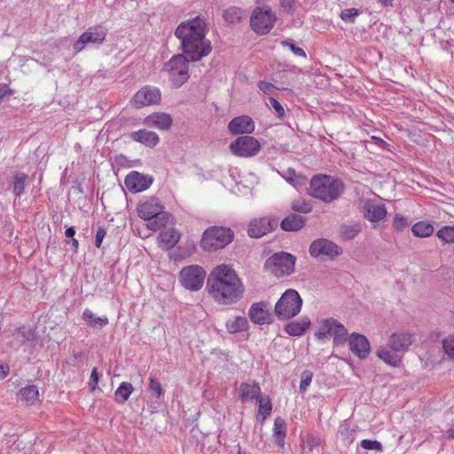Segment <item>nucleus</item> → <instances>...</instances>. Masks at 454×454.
<instances>
[{
  "label": "nucleus",
  "mask_w": 454,
  "mask_h": 454,
  "mask_svg": "<svg viewBox=\"0 0 454 454\" xmlns=\"http://www.w3.org/2000/svg\"><path fill=\"white\" fill-rule=\"evenodd\" d=\"M175 35L181 41L183 52L192 61H198L211 52V43L206 39V20L201 16L180 23Z\"/></svg>",
  "instance_id": "nucleus-1"
},
{
  "label": "nucleus",
  "mask_w": 454,
  "mask_h": 454,
  "mask_svg": "<svg viewBox=\"0 0 454 454\" xmlns=\"http://www.w3.org/2000/svg\"><path fill=\"white\" fill-rule=\"evenodd\" d=\"M207 288L219 303L232 304L243 294V286L235 271L226 264L215 267L209 274Z\"/></svg>",
  "instance_id": "nucleus-2"
},
{
  "label": "nucleus",
  "mask_w": 454,
  "mask_h": 454,
  "mask_svg": "<svg viewBox=\"0 0 454 454\" xmlns=\"http://www.w3.org/2000/svg\"><path fill=\"white\" fill-rule=\"evenodd\" d=\"M343 191V183L331 176L317 175L309 182V194L325 203L337 200Z\"/></svg>",
  "instance_id": "nucleus-3"
},
{
  "label": "nucleus",
  "mask_w": 454,
  "mask_h": 454,
  "mask_svg": "<svg viewBox=\"0 0 454 454\" xmlns=\"http://www.w3.org/2000/svg\"><path fill=\"white\" fill-rule=\"evenodd\" d=\"M163 209L160 200L154 197L140 202L137 206L139 217L146 221V227L153 231L160 230L167 224L169 215Z\"/></svg>",
  "instance_id": "nucleus-4"
},
{
  "label": "nucleus",
  "mask_w": 454,
  "mask_h": 454,
  "mask_svg": "<svg viewBox=\"0 0 454 454\" xmlns=\"http://www.w3.org/2000/svg\"><path fill=\"white\" fill-rule=\"evenodd\" d=\"M302 302L296 290L287 289L275 304L274 313L279 320H289L301 312Z\"/></svg>",
  "instance_id": "nucleus-5"
},
{
  "label": "nucleus",
  "mask_w": 454,
  "mask_h": 454,
  "mask_svg": "<svg viewBox=\"0 0 454 454\" xmlns=\"http://www.w3.org/2000/svg\"><path fill=\"white\" fill-rule=\"evenodd\" d=\"M187 58L185 54L175 55L163 67L162 72L168 75L169 82L175 88L181 87L190 77Z\"/></svg>",
  "instance_id": "nucleus-6"
},
{
  "label": "nucleus",
  "mask_w": 454,
  "mask_h": 454,
  "mask_svg": "<svg viewBox=\"0 0 454 454\" xmlns=\"http://www.w3.org/2000/svg\"><path fill=\"white\" fill-rule=\"evenodd\" d=\"M234 233L230 228L214 226L207 229L200 241L203 250L214 252L224 248L233 239Z\"/></svg>",
  "instance_id": "nucleus-7"
},
{
  "label": "nucleus",
  "mask_w": 454,
  "mask_h": 454,
  "mask_svg": "<svg viewBox=\"0 0 454 454\" xmlns=\"http://www.w3.org/2000/svg\"><path fill=\"white\" fill-rule=\"evenodd\" d=\"M348 330L337 319L330 317L324 318L318 322L315 336L317 340H324L332 337L334 346H341L348 340Z\"/></svg>",
  "instance_id": "nucleus-8"
},
{
  "label": "nucleus",
  "mask_w": 454,
  "mask_h": 454,
  "mask_svg": "<svg viewBox=\"0 0 454 454\" xmlns=\"http://www.w3.org/2000/svg\"><path fill=\"white\" fill-rule=\"evenodd\" d=\"M296 258L286 252H278L270 255L265 262L264 267L276 278L291 275L294 271Z\"/></svg>",
  "instance_id": "nucleus-9"
},
{
  "label": "nucleus",
  "mask_w": 454,
  "mask_h": 454,
  "mask_svg": "<svg viewBox=\"0 0 454 454\" xmlns=\"http://www.w3.org/2000/svg\"><path fill=\"white\" fill-rule=\"evenodd\" d=\"M276 16L269 7H257L250 17V26L258 35H267L276 22Z\"/></svg>",
  "instance_id": "nucleus-10"
},
{
  "label": "nucleus",
  "mask_w": 454,
  "mask_h": 454,
  "mask_svg": "<svg viewBox=\"0 0 454 454\" xmlns=\"http://www.w3.org/2000/svg\"><path fill=\"white\" fill-rule=\"evenodd\" d=\"M231 152L239 157L249 158L256 155L261 151L259 141L250 136H242L230 144Z\"/></svg>",
  "instance_id": "nucleus-11"
},
{
  "label": "nucleus",
  "mask_w": 454,
  "mask_h": 454,
  "mask_svg": "<svg viewBox=\"0 0 454 454\" xmlns=\"http://www.w3.org/2000/svg\"><path fill=\"white\" fill-rule=\"evenodd\" d=\"M107 31V28L103 25L90 27L74 43V50L79 52L90 44H102L106 39Z\"/></svg>",
  "instance_id": "nucleus-12"
},
{
  "label": "nucleus",
  "mask_w": 454,
  "mask_h": 454,
  "mask_svg": "<svg viewBox=\"0 0 454 454\" xmlns=\"http://www.w3.org/2000/svg\"><path fill=\"white\" fill-rule=\"evenodd\" d=\"M309 253L315 258L333 260L342 254V249L326 239H317L309 247Z\"/></svg>",
  "instance_id": "nucleus-13"
},
{
  "label": "nucleus",
  "mask_w": 454,
  "mask_h": 454,
  "mask_svg": "<svg viewBox=\"0 0 454 454\" xmlns=\"http://www.w3.org/2000/svg\"><path fill=\"white\" fill-rule=\"evenodd\" d=\"M206 271L199 265H191L180 271V282L186 289L197 291L203 286Z\"/></svg>",
  "instance_id": "nucleus-14"
},
{
  "label": "nucleus",
  "mask_w": 454,
  "mask_h": 454,
  "mask_svg": "<svg viewBox=\"0 0 454 454\" xmlns=\"http://www.w3.org/2000/svg\"><path fill=\"white\" fill-rule=\"evenodd\" d=\"M161 94L158 88L145 86L140 89L133 97L132 104L136 108L155 105L160 101Z\"/></svg>",
  "instance_id": "nucleus-15"
},
{
  "label": "nucleus",
  "mask_w": 454,
  "mask_h": 454,
  "mask_svg": "<svg viewBox=\"0 0 454 454\" xmlns=\"http://www.w3.org/2000/svg\"><path fill=\"white\" fill-rule=\"evenodd\" d=\"M364 217L371 222L373 226L383 221L387 215V209L384 204L375 200H364L362 206Z\"/></svg>",
  "instance_id": "nucleus-16"
},
{
  "label": "nucleus",
  "mask_w": 454,
  "mask_h": 454,
  "mask_svg": "<svg viewBox=\"0 0 454 454\" xmlns=\"http://www.w3.org/2000/svg\"><path fill=\"white\" fill-rule=\"evenodd\" d=\"M153 182L151 176L142 175L137 171H132L125 177V185L127 189L137 193L148 189Z\"/></svg>",
  "instance_id": "nucleus-17"
},
{
  "label": "nucleus",
  "mask_w": 454,
  "mask_h": 454,
  "mask_svg": "<svg viewBox=\"0 0 454 454\" xmlns=\"http://www.w3.org/2000/svg\"><path fill=\"white\" fill-rule=\"evenodd\" d=\"M413 340L414 337L411 333L405 331L396 332L388 338L387 346L392 350L403 355L408 351Z\"/></svg>",
  "instance_id": "nucleus-18"
},
{
  "label": "nucleus",
  "mask_w": 454,
  "mask_h": 454,
  "mask_svg": "<svg viewBox=\"0 0 454 454\" xmlns=\"http://www.w3.org/2000/svg\"><path fill=\"white\" fill-rule=\"evenodd\" d=\"M348 344L351 352L360 359H364L370 353V343L364 335L353 333L349 335Z\"/></svg>",
  "instance_id": "nucleus-19"
},
{
  "label": "nucleus",
  "mask_w": 454,
  "mask_h": 454,
  "mask_svg": "<svg viewBox=\"0 0 454 454\" xmlns=\"http://www.w3.org/2000/svg\"><path fill=\"white\" fill-rule=\"evenodd\" d=\"M276 225L277 222L269 217L254 219L249 223L247 234L251 238L258 239L270 232Z\"/></svg>",
  "instance_id": "nucleus-20"
},
{
  "label": "nucleus",
  "mask_w": 454,
  "mask_h": 454,
  "mask_svg": "<svg viewBox=\"0 0 454 454\" xmlns=\"http://www.w3.org/2000/svg\"><path fill=\"white\" fill-rule=\"evenodd\" d=\"M254 129L253 119L247 115L235 117L228 124V129L231 135L250 134Z\"/></svg>",
  "instance_id": "nucleus-21"
},
{
  "label": "nucleus",
  "mask_w": 454,
  "mask_h": 454,
  "mask_svg": "<svg viewBox=\"0 0 454 454\" xmlns=\"http://www.w3.org/2000/svg\"><path fill=\"white\" fill-rule=\"evenodd\" d=\"M261 396V387L254 381L242 382L239 388V398L242 402H253Z\"/></svg>",
  "instance_id": "nucleus-22"
},
{
  "label": "nucleus",
  "mask_w": 454,
  "mask_h": 454,
  "mask_svg": "<svg viewBox=\"0 0 454 454\" xmlns=\"http://www.w3.org/2000/svg\"><path fill=\"white\" fill-rule=\"evenodd\" d=\"M172 118L166 113H154L145 119V124L150 128L160 130L168 129L172 124Z\"/></svg>",
  "instance_id": "nucleus-23"
},
{
  "label": "nucleus",
  "mask_w": 454,
  "mask_h": 454,
  "mask_svg": "<svg viewBox=\"0 0 454 454\" xmlns=\"http://www.w3.org/2000/svg\"><path fill=\"white\" fill-rule=\"evenodd\" d=\"M377 356L387 365L398 367L402 363L403 355L392 350L388 346H380L377 349Z\"/></svg>",
  "instance_id": "nucleus-24"
},
{
  "label": "nucleus",
  "mask_w": 454,
  "mask_h": 454,
  "mask_svg": "<svg viewBox=\"0 0 454 454\" xmlns=\"http://www.w3.org/2000/svg\"><path fill=\"white\" fill-rule=\"evenodd\" d=\"M130 138L148 147H154L160 141L159 136L155 132L147 129L132 132Z\"/></svg>",
  "instance_id": "nucleus-25"
},
{
  "label": "nucleus",
  "mask_w": 454,
  "mask_h": 454,
  "mask_svg": "<svg viewBox=\"0 0 454 454\" xmlns=\"http://www.w3.org/2000/svg\"><path fill=\"white\" fill-rule=\"evenodd\" d=\"M248 316L253 323L257 325H263L270 323V314L265 309V305L262 302H257L251 305L248 310Z\"/></svg>",
  "instance_id": "nucleus-26"
},
{
  "label": "nucleus",
  "mask_w": 454,
  "mask_h": 454,
  "mask_svg": "<svg viewBox=\"0 0 454 454\" xmlns=\"http://www.w3.org/2000/svg\"><path fill=\"white\" fill-rule=\"evenodd\" d=\"M158 239L160 247L164 250H169L179 241L180 234L176 229L170 228L161 231Z\"/></svg>",
  "instance_id": "nucleus-27"
},
{
  "label": "nucleus",
  "mask_w": 454,
  "mask_h": 454,
  "mask_svg": "<svg viewBox=\"0 0 454 454\" xmlns=\"http://www.w3.org/2000/svg\"><path fill=\"white\" fill-rule=\"evenodd\" d=\"M225 327L229 333H239L247 331L248 321L244 316H231L225 322Z\"/></svg>",
  "instance_id": "nucleus-28"
},
{
  "label": "nucleus",
  "mask_w": 454,
  "mask_h": 454,
  "mask_svg": "<svg viewBox=\"0 0 454 454\" xmlns=\"http://www.w3.org/2000/svg\"><path fill=\"white\" fill-rule=\"evenodd\" d=\"M310 326V320L307 317H301L298 320L292 321L286 325L285 331L290 336H301Z\"/></svg>",
  "instance_id": "nucleus-29"
},
{
  "label": "nucleus",
  "mask_w": 454,
  "mask_h": 454,
  "mask_svg": "<svg viewBox=\"0 0 454 454\" xmlns=\"http://www.w3.org/2000/svg\"><path fill=\"white\" fill-rule=\"evenodd\" d=\"M247 17V12L240 7L231 6L223 11V18L230 24H238Z\"/></svg>",
  "instance_id": "nucleus-30"
},
{
  "label": "nucleus",
  "mask_w": 454,
  "mask_h": 454,
  "mask_svg": "<svg viewBox=\"0 0 454 454\" xmlns=\"http://www.w3.org/2000/svg\"><path fill=\"white\" fill-rule=\"evenodd\" d=\"M305 224V219L301 215H292L286 217L281 222V228L286 231H296L301 230Z\"/></svg>",
  "instance_id": "nucleus-31"
},
{
  "label": "nucleus",
  "mask_w": 454,
  "mask_h": 454,
  "mask_svg": "<svg viewBox=\"0 0 454 454\" xmlns=\"http://www.w3.org/2000/svg\"><path fill=\"white\" fill-rule=\"evenodd\" d=\"M82 318L86 324L91 327H104L108 324V318L106 316L97 317L90 309H86L82 313Z\"/></svg>",
  "instance_id": "nucleus-32"
},
{
  "label": "nucleus",
  "mask_w": 454,
  "mask_h": 454,
  "mask_svg": "<svg viewBox=\"0 0 454 454\" xmlns=\"http://www.w3.org/2000/svg\"><path fill=\"white\" fill-rule=\"evenodd\" d=\"M21 400L27 405L34 404L39 397V391L35 385H27L20 391Z\"/></svg>",
  "instance_id": "nucleus-33"
},
{
  "label": "nucleus",
  "mask_w": 454,
  "mask_h": 454,
  "mask_svg": "<svg viewBox=\"0 0 454 454\" xmlns=\"http://www.w3.org/2000/svg\"><path fill=\"white\" fill-rule=\"evenodd\" d=\"M28 176L22 172H16L13 176L12 192L17 197H20L24 192L27 184Z\"/></svg>",
  "instance_id": "nucleus-34"
},
{
  "label": "nucleus",
  "mask_w": 454,
  "mask_h": 454,
  "mask_svg": "<svg viewBox=\"0 0 454 454\" xmlns=\"http://www.w3.org/2000/svg\"><path fill=\"white\" fill-rule=\"evenodd\" d=\"M134 391V387L129 382H121L115 390V400L118 403H124L129 398Z\"/></svg>",
  "instance_id": "nucleus-35"
},
{
  "label": "nucleus",
  "mask_w": 454,
  "mask_h": 454,
  "mask_svg": "<svg viewBox=\"0 0 454 454\" xmlns=\"http://www.w3.org/2000/svg\"><path fill=\"white\" fill-rule=\"evenodd\" d=\"M411 231L416 237L427 238L433 234L434 227L428 222L420 221L413 224Z\"/></svg>",
  "instance_id": "nucleus-36"
},
{
  "label": "nucleus",
  "mask_w": 454,
  "mask_h": 454,
  "mask_svg": "<svg viewBox=\"0 0 454 454\" xmlns=\"http://www.w3.org/2000/svg\"><path fill=\"white\" fill-rule=\"evenodd\" d=\"M273 432L278 445L283 447L286 437V423L283 419L279 417L275 419Z\"/></svg>",
  "instance_id": "nucleus-37"
},
{
  "label": "nucleus",
  "mask_w": 454,
  "mask_h": 454,
  "mask_svg": "<svg viewBox=\"0 0 454 454\" xmlns=\"http://www.w3.org/2000/svg\"><path fill=\"white\" fill-rule=\"evenodd\" d=\"M281 176L294 187H299L306 184V178L301 175H297L294 169L291 168L284 171Z\"/></svg>",
  "instance_id": "nucleus-38"
},
{
  "label": "nucleus",
  "mask_w": 454,
  "mask_h": 454,
  "mask_svg": "<svg viewBox=\"0 0 454 454\" xmlns=\"http://www.w3.org/2000/svg\"><path fill=\"white\" fill-rule=\"evenodd\" d=\"M258 402V413L262 416V419H265L268 416L270 415L272 411V404L270 399L268 396H260L257 400Z\"/></svg>",
  "instance_id": "nucleus-39"
},
{
  "label": "nucleus",
  "mask_w": 454,
  "mask_h": 454,
  "mask_svg": "<svg viewBox=\"0 0 454 454\" xmlns=\"http://www.w3.org/2000/svg\"><path fill=\"white\" fill-rule=\"evenodd\" d=\"M361 231L358 224L343 225L340 228V234L343 239L350 240L353 239Z\"/></svg>",
  "instance_id": "nucleus-40"
},
{
  "label": "nucleus",
  "mask_w": 454,
  "mask_h": 454,
  "mask_svg": "<svg viewBox=\"0 0 454 454\" xmlns=\"http://www.w3.org/2000/svg\"><path fill=\"white\" fill-rule=\"evenodd\" d=\"M436 236L445 243H454V226L442 227Z\"/></svg>",
  "instance_id": "nucleus-41"
},
{
  "label": "nucleus",
  "mask_w": 454,
  "mask_h": 454,
  "mask_svg": "<svg viewBox=\"0 0 454 454\" xmlns=\"http://www.w3.org/2000/svg\"><path fill=\"white\" fill-rule=\"evenodd\" d=\"M320 439L317 437H309L306 441L304 449H308L307 454H321Z\"/></svg>",
  "instance_id": "nucleus-42"
},
{
  "label": "nucleus",
  "mask_w": 454,
  "mask_h": 454,
  "mask_svg": "<svg viewBox=\"0 0 454 454\" xmlns=\"http://www.w3.org/2000/svg\"><path fill=\"white\" fill-rule=\"evenodd\" d=\"M442 348L445 354L454 360V333L442 340Z\"/></svg>",
  "instance_id": "nucleus-43"
},
{
  "label": "nucleus",
  "mask_w": 454,
  "mask_h": 454,
  "mask_svg": "<svg viewBox=\"0 0 454 454\" xmlns=\"http://www.w3.org/2000/svg\"><path fill=\"white\" fill-rule=\"evenodd\" d=\"M291 207L294 211L300 213H309L312 210L311 204L302 199L294 200Z\"/></svg>",
  "instance_id": "nucleus-44"
},
{
  "label": "nucleus",
  "mask_w": 454,
  "mask_h": 454,
  "mask_svg": "<svg viewBox=\"0 0 454 454\" xmlns=\"http://www.w3.org/2000/svg\"><path fill=\"white\" fill-rule=\"evenodd\" d=\"M149 389L157 398L160 397L164 393L160 383L157 380L156 377L153 375L149 378Z\"/></svg>",
  "instance_id": "nucleus-45"
},
{
  "label": "nucleus",
  "mask_w": 454,
  "mask_h": 454,
  "mask_svg": "<svg viewBox=\"0 0 454 454\" xmlns=\"http://www.w3.org/2000/svg\"><path fill=\"white\" fill-rule=\"evenodd\" d=\"M16 333L21 338V341L31 340L34 339V331L26 325H22L16 330Z\"/></svg>",
  "instance_id": "nucleus-46"
},
{
  "label": "nucleus",
  "mask_w": 454,
  "mask_h": 454,
  "mask_svg": "<svg viewBox=\"0 0 454 454\" xmlns=\"http://www.w3.org/2000/svg\"><path fill=\"white\" fill-rule=\"evenodd\" d=\"M279 3L282 11L288 14L294 13L298 7L296 0H279Z\"/></svg>",
  "instance_id": "nucleus-47"
},
{
  "label": "nucleus",
  "mask_w": 454,
  "mask_h": 454,
  "mask_svg": "<svg viewBox=\"0 0 454 454\" xmlns=\"http://www.w3.org/2000/svg\"><path fill=\"white\" fill-rule=\"evenodd\" d=\"M360 446L364 450H372L377 451H382V444L376 440H362Z\"/></svg>",
  "instance_id": "nucleus-48"
},
{
  "label": "nucleus",
  "mask_w": 454,
  "mask_h": 454,
  "mask_svg": "<svg viewBox=\"0 0 454 454\" xmlns=\"http://www.w3.org/2000/svg\"><path fill=\"white\" fill-rule=\"evenodd\" d=\"M360 13L358 9L348 8L345 9L340 13V18L343 21L352 22L354 19Z\"/></svg>",
  "instance_id": "nucleus-49"
},
{
  "label": "nucleus",
  "mask_w": 454,
  "mask_h": 454,
  "mask_svg": "<svg viewBox=\"0 0 454 454\" xmlns=\"http://www.w3.org/2000/svg\"><path fill=\"white\" fill-rule=\"evenodd\" d=\"M313 373L310 371H304L301 374L300 391L305 392L312 380Z\"/></svg>",
  "instance_id": "nucleus-50"
},
{
  "label": "nucleus",
  "mask_w": 454,
  "mask_h": 454,
  "mask_svg": "<svg viewBox=\"0 0 454 454\" xmlns=\"http://www.w3.org/2000/svg\"><path fill=\"white\" fill-rule=\"evenodd\" d=\"M282 44L284 46L289 47V49L292 51V52L299 57H306V53L303 49L296 46L294 43H292L290 40H286L282 42Z\"/></svg>",
  "instance_id": "nucleus-51"
},
{
  "label": "nucleus",
  "mask_w": 454,
  "mask_h": 454,
  "mask_svg": "<svg viewBox=\"0 0 454 454\" xmlns=\"http://www.w3.org/2000/svg\"><path fill=\"white\" fill-rule=\"evenodd\" d=\"M393 225L396 230L402 231L408 225V220L401 215H396L394 218Z\"/></svg>",
  "instance_id": "nucleus-52"
},
{
  "label": "nucleus",
  "mask_w": 454,
  "mask_h": 454,
  "mask_svg": "<svg viewBox=\"0 0 454 454\" xmlns=\"http://www.w3.org/2000/svg\"><path fill=\"white\" fill-rule=\"evenodd\" d=\"M270 105L275 110L278 117H283L285 115V109L282 105L274 98H270Z\"/></svg>",
  "instance_id": "nucleus-53"
},
{
  "label": "nucleus",
  "mask_w": 454,
  "mask_h": 454,
  "mask_svg": "<svg viewBox=\"0 0 454 454\" xmlns=\"http://www.w3.org/2000/svg\"><path fill=\"white\" fill-rule=\"evenodd\" d=\"M98 382V373L97 368H93L90 373L89 386L91 390H95Z\"/></svg>",
  "instance_id": "nucleus-54"
},
{
  "label": "nucleus",
  "mask_w": 454,
  "mask_h": 454,
  "mask_svg": "<svg viewBox=\"0 0 454 454\" xmlns=\"http://www.w3.org/2000/svg\"><path fill=\"white\" fill-rule=\"evenodd\" d=\"M258 88L264 93V94H270L272 93L273 90L275 89L274 85L272 83L267 82H258Z\"/></svg>",
  "instance_id": "nucleus-55"
},
{
  "label": "nucleus",
  "mask_w": 454,
  "mask_h": 454,
  "mask_svg": "<svg viewBox=\"0 0 454 454\" xmlns=\"http://www.w3.org/2000/svg\"><path fill=\"white\" fill-rule=\"evenodd\" d=\"M106 235V231L104 228L99 227L96 233L95 245L97 247H100L104 238Z\"/></svg>",
  "instance_id": "nucleus-56"
},
{
  "label": "nucleus",
  "mask_w": 454,
  "mask_h": 454,
  "mask_svg": "<svg viewBox=\"0 0 454 454\" xmlns=\"http://www.w3.org/2000/svg\"><path fill=\"white\" fill-rule=\"evenodd\" d=\"M12 93L7 84L0 83V100Z\"/></svg>",
  "instance_id": "nucleus-57"
},
{
  "label": "nucleus",
  "mask_w": 454,
  "mask_h": 454,
  "mask_svg": "<svg viewBox=\"0 0 454 454\" xmlns=\"http://www.w3.org/2000/svg\"><path fill=\"white\" fill-rule=\"evenodd\" d=\"M348 425L347 423H343L339 427V434L343 436L348 438Z\"/></svg>",
  "instance_id": "nucleus-58"
},
{
  "label": "nucleus",
  "mask_w": 454,
  "mask_h": 454,
  "mask_svg": "<svg viewBox=\"0 0 454 454\" xmlns=\"http://www.w3.org/2000/svg\"><path fill=\"white\" fill-rule=\"evenodd\" d=\"M9 373V366L5 364H0V380H4Z\"/></svg>",
  "instance_id": "nucleus-59"
},
{
  "label": "nucleus",
  "mask_w": 454,
  "mask_h": 454,
  "mask_svg": "<svg viewBox=\"0 0 454 454\" xmlns=\"http://www.w3.org/2000/svg\"><path fill=\"white\" fill-rule=\"evenodd\" d=\"M65 234L67 238H73L75 234V230H74V227L71 226V227H68L66 231H65Z\"/></svg>",
  "instance_id": "nucleus-60"
},
{
  "label": "nucleus",
  "mask_w": 454,
  "mask_h": 454,
  "mask_svg": "<svg viewBox=\"0 0 454 454\" xmlns=\"http://www.w3.org/2000/svg\"><path fill=\"white\" fill-rule=\"evenodd\" d=\"M372 139L375 141V143H376L377 145H379L380 146H384V145L387 144L383 139H381V138H380V137H372Z\"/></svg>",
  "instance_id": "nucleus-61"
},
{
  "label": "nucleus",
  "mask_w": 454,
  "mask_h": 454,
  "mask_svg": "<svg viewBox=\"0 0 454 454\" xmlns=\"http://www.w3.org/2000/svg\"><path fill=\"white\" fill-rule=\"evenodd\" d=\"M446 437L449 439H454V427L446 431Z\"/></svg>",
  "instance_id": "nucleus-62"
},
{
  "label": "nucleus",
  "mask_w": 454,
  "mask_h": 454,
  "mask_svg": "<svg viewBox=\"0 0 454 454\" xmlns=\"http://www.w3.org/2000/svg\"><path fill=\"white\" fill-rule=\"evenodd\" d=\"M381 5L383 6H391L392 5V0H377Z\"/></svg>",
  "instance_id": "nucleus-63"
},
{
  "label": "nucleus",
  "mask_w": 454,
  "mask_h": 454,
  "mask_svg": "<svg viewBox=\"0 0 454 454\" xmlns=\"http://www.w3.org/2000/svg\"><path fill=\"white\" fill-rule=\"evenodd\" d=\"M71 243H72V247H73L74 250V251H77L78 247H79V242H78V240H77L76 239H74V238H73V239H72V240H71Z\"/></svg>",
  "instance_id": "nucleus-64"
}]
</instances>
